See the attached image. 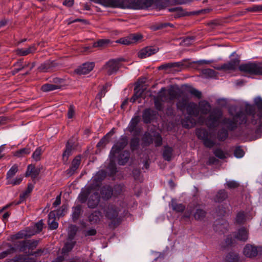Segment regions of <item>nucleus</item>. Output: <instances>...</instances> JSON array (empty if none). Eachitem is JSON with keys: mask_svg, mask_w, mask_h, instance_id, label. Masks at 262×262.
<instances>
[{"mask_svg": "<svg viewBox=\"0 0 262 262\" xmlns=\"http://www.w3.org/2000/svg\"><path fill=\"white\" fill-rule=\"evenodd\" d=\"M240 61L239 57L236 55V56L231 58L230 61L215 68L218 70L226 71L235 70L238 67L239 70L242 72L262 76V62H249L239 66Z\"/></svg>", "mask_w": 262, "mask_h": 262, "instance_id": "f257e3e1", "label": "nucleus"}, {"mask_svg": "<svg viewBox=\"0 0 262 262\" xmlns=\"http://www.w3.org/2000/svg\"><path fill=\"white\" fill-rule=\"evenodd\" d=\"M198 112L201 115L209 114L208 116L206 119L205 124L210 129L214 128L218 126L220 120L223 115L221 108L216 107L211 110L210 103L205 100H202L199 102Z\"/></svg>", "mask_w": 262, "mask_h": 262, "instance_id": "f03ea898", "label": "nucleus"}, {"mask_svg": "<svg viewBox=\"0 0 262 262\" xmlns=\"http://www.w3.org/2000/svg\"><path fill=\"white\" fill-rule=\"evenodd\" d=\"M121 211L119 206L114 204H109L103 208V213L105 217L110 220L111 224L117 226L120 223L119 213Z\"/></svg>", "mask_w": 262, "mask_h": 262, "instance_id": "7ed1b4c3", "label": "nucleus"}, {"mask_svg": "<svg viewBox=\"0 0 262 262\" xmlns=\"http://www.w3.org/2000/svg\"><path fill=\"white\" fill-rule=\"evenodd\" d=\"M154 3L157 5L159 4V9L164 7L163 0H131L129 7L134 9H144L150 7Z\"/></svg>", "mask_w": 262, "mask_h": 262, "instance_id": "20e7f679", "label": "nucleus"}, {"mask_svg": "<svg viewBox=\"0 0 262 262\" xmlns=\"http://www.w3.org/2000/svg\"><path fill=\"white\" fill-rule=\"evenodd\" d=\"M124 61L123 58L112 59L107 61L103 66V69L108 75L116 73L120 68V62Z\"/></svg>", "mask_w": 262, "mask_h": 262, "instance_id": "39448f33", "label": "nucleus"}, {"mask_svg": "<svg viewBox=\"0 0 262 262\" xmlns=\"http://www.w3.org/2000/svg\"><path fill=\"white\" fill-rule=\"evenodd\" d=\"M195 134L199 139L203 141V143L206 147L211 148L214 146V143L208 138L209 133L206 129L197 128Z\"/></svg>", "mask_w": 262, "mask_h": 262, "instance_id": "423d86ee", "label": "nucleus"}, {"mask_svg": "<svg viewBox=\"0 0 262 262\" xmlns=\"http://www.w3.org/2000/svg\"><path fill=\"white\" fill-rule=\"evenodd\" d=\"M254 102L258 108V119L260 121V125L255 130V134L257 137H260L262 136V99L260 97H257L255 99Z\"/></svg>", "mask_w": 262, "mask_h": 262, "instance_id": "0eeeda50", "label": "nucleus"}, {"mask_svg": "<svg viewBox=\"0 0 262 262\" xmlns=\"http://www.w3.org/2000/svg\"><path fill=\"white\" fill-rule=\"evenodd\" d=\"M106 176V172L104 170H100L92 178L91 185L89 186L92 189H96L99 187L102 181Z\"/></svg>", "mask_w": 262, "mask_h": 262, "instance_id": "6e6552de", "label": "nucleus"}, {"mask_svg": "<svg viewBox=\"0 0 262 262\" xmlns=\"http://www.w3.org/2000/svg\"><path fill=\"white\" fill-rule=\"evenodd\" d=\"M127 143L126 137H122L112 148L110 152L111 156H115V155L123 149Z\"/></svg>", "mask_w": 262, "mask_h": 262, "instance_id": "1a4fd4ad", "label": "nucleus"}, {"mask_svg": "<svg viewBox=\"0 0 262 262\" xmlns=\"http://www.w3.org/2000/svg\"><path fill=\"white\" fill-rule=\"evenodd\" d=\"M247 115L251 116V123L253 125H257L256 128H257L260 124V121L258 119L257 112L255 113V108L252 105H247L246 107Z\"/></svg>", "mask_w": 262, "mask_h": 262, "instance_id": "9d476101", "label": "nucleus"}, {"mask_svg": "<svg viewBox=\"0 0 262 262\" xmlns=\"http://www.w3.org/2000/svg\"><path fill=\"white\" fill-rule=\"evenodd\" d=\"M57 66L55 61L47 60L41 63L38 69L41 72H49L55 70Z\"/></svg>", "mask_w": 262, "mask_h": 262, "instance_id": "9b49d317", "label": "nucleus"}, {"mask_svg": "<svg viewBox=\"0 0 262 262\" xmlns=\"http://www.w3.org/2000/svg\"><path fill=\"white\" fill-rule=\"evenodd\" d=\"M158 50V48L156 47H146L138 52V57L140 58H145L156 53Z\"/></svg>", "mask_w": 262, "mask_h": 262, "instance_id": "f8f14e48", "label": "nucleus"}, {"mask_svg": "<svg viewBox=\"0 0 262 262\" xmlns=\"http://www.w3.org/2000/svg\"><path fill=\"white\" fill-rule=\"evenodd\" d=\"M95 63L93 62H86L77 68L75 72L79 75H85L89 73L94 68Z\"/></svg>", "mask_w": 262, "mask_h": 262, "instance_id": "ddd939ff", "label": "nucleus"}, {"mask_svg": "<svg viewBox=\"0 0 262 262\" xmlns=\"http://www.w3.org/2000/svg\"><path fill=\"white\" fill-rule=\"evenodd\" d=\"M261 247H257L251 245H247L244 249V254L248 257H254L258 254L259 250H261Z\"/></svg>", "mask_w": 262, "mask_h": 262, "instance_id": "4468645a", "label": "nucleus"}, {"mask_svg": "<svg viewBox=\"0 0 262 262\" xmlns=\"http://www.w3.org/2000/svg\"><path fill=\"white\" fill-rule=\"evenodd\" d=\"M154 103L156 108L158 111H162L164 102V87H162L157 96H154Z\"/></svg>", "mask_w": 262, "mask_h": 262, "instance_id": "2eb2a0df", "label": "nucleus"}, {"mask_svg": "<svg viewBox=\"0 0 262 262\" xmlns=\"http://www.w3.org/2000/svg\"><path fill=\"white\" fill-rule=\"evenodd\" d=\"M81 163V157L80 156H76L72 161L71 165L66 172L68 176L73 175L79 168Z\"/></svg>", "mask_w": 262, "mask_h": 262, "instance_id": "dca6fc26", "label": "nucleus"}, {"mask_svg": "<svg viewBox=\"0 0 262 262\" xmlns=\"http://www.w3.org/2000/svg\"><path fill=\"white\" fill-rule=\"evenodd\" d=\"M100 200V196L99 192H95L91 193L88 198V206L90 208H95L99 204Z\"/></svg>", "mask_w": 262, "mask_h": 262, "instance_id": "f3484780", "label": "nucleus"}, {"mask_svg": "<svg viewBox=\"0 0 262 262\" xmlns=\"http://www.w3.org/2000/svg\"><path fill=\"white\" fill-rule=\"evenodd\" d=\"M144 92L140 88V85L137 84L134 88V94L130 98V102L134 103L137 101L138 103L141 102V98L144 95Z\"/></svg>", "mask_w": 262, "mask_h": 262, "instance_id": "a211bd4d", "label": "nucleus"}, {"mask_svg": "<svg viewBox=\"0 0 262 262\" xmlns=\"http://www.w3.org/2000/svg\"><path fill=\"white\" fill-rule=\"evenodd\" d=\"M98 3L105 7L112 8L123 7V4L121 0H98Z\"/></svg>", "mask_w": 262, "mask_h": 262, "instance_id": "6ab92c4d", "label": "nucleus"}, {"mask_svg": "<svg viewBox=\"0 0 262 262\" xmlns=\"http://www.w3.org/2000/svg\"><path fill=\"white\" fill-rule=\"evenodd\" d=\"M222 123L227 128L231 131L237 128L238 126L237 120L234 117L233 118H225L222 120Z\"/></svg>", "mask_w": 262, "mask_h": 262, "instance_id": "aec40b11", "label": "nucleus"}, {"mask_svg": "<svg viewBox=\"0 0 262 262\" xmlns=\"http://www.w3.org/2000/svg\"><path fill=\"white\" fill-rule=\"evenodd\" d=\"M156 115V111L150 108L145 109L142 113V119L144 123L146 124L150 123Z\"/></svg>", "mask_w": 262, "mask_h": 262, "instance_id": "412c9836", "label": "nucleus"}, {"mask_svg": "<svg viewBox=\"0 0 262 262\" xmlns=\"http://www.w3.org/2000/svg\"><path fill=\"white\" fill-rule=\"evenodd\" d=\"M181 91L179 86L177 85H172L170 86L167 91V94L170 100H174L180 96Z\"/></svg>", "mask_w": 262, "mask_h": 262, "instance_id": "4be33fe9", "label": "nucleus"}, {"mask_svg": "<svg viewBox=\"0 0 262 262\" xmlns=\"http://www.w3.org/2000/svg\"><path fill=\"white\" fill-rule=\"evenodd\" d=\"M40 169L39 168H35L34 165L30 164L27 167V170L25 173V176L28 177L31 176L32 179H34L39 175Z\"/></svg>", "mask_w": 262, "mask_h": 262, "instance_id": "5701e85b", "label": "nucleus"}, {"mask_svg": "<svg viewBox=\"0 0 262 262\" xmlns=\"http://www.w3.org/2000/svg\"><path fill=\"white\" fill-rule=\"evenodd\" d=\"M102 213L99 210H95L88 216V220L92 224H97L101 220Z\"/></svg>", "mask_w": 262, "mask_h": 262, "instance_id": "b1692460", "label": "nucleus"}, {"mask_svg": "<svg viewBox=\"0 0 262 262\" xmlns=\"http://www.w3.org/2000/svg\"><path fill=\"white\" fill-rule=\"evenodd\" d=\"M185 108L189 116L197 117L199 115V112H198V105L194 102H189Z\"/></svg>", "mask_w": 262, "mask_h": 262, "instance_id": "393cba45", "label": "nucleus"}, {"mask_svg": "<svg viewBox=\"0 0 262 262\" xmlns=\"http://www.w3.org/2000/svg\"><path fill=\"white\" fill-rule=\"evenodd\" d=\"M55 212L51 211L48 214V226L50 229L54 230L58 228V224L55 221Z\"/></svg>", "mask_w": 262, "mask_h": 262, "instance_id": "a878e982", "label": "nucleus"}, {"mask_svg": "<svg viewBox=\"0 0 262 262\" xmlns=\"http://www.w3.org/2000/svg\"><path fill=\"white\" fill-rule=\"evenodd\" d=\"M182 126L186 128H190L194 126L195 120L192 116H188L181 121Z\"/></svg>", "mask_w": 262, "mask_h": 262, "instance_id": "bb28decb", "label": "nucleus"}, {"mask_svg": "<svg viewBox=\"0 0 262 262\" xmlns=\"http://www.w3.org/2000/svg\"><path fill=\"white\" fill-rule=\"evenodd\" d=\"M234 236L239 241L245 242L248 238V231L245 227H242L238 230Z\"/></svg>", "mask_w": 262, "mask_h": 262, "instance_id": "cd10ccee", "label": "nucleus"}, {"mask_svg": "<svg viewBox=\"0 0 262 262\" xmlns=\"http://www.w3.org/2000/svg\"><path fill=\"white\" fill-rule=\"evenodd\" d=\"M73 144L68 141L66 144V149L62 154V160L64 164H67L69 157L72 155Z\"/></svg>", "mask_w": 262, "mask_h": 262, "instance_id": "c85d7f7f", "label": "nucleus"}, {"mask_svg": "<svg viewBox=\"0 0 262 262\" xmlns=\"http://www.w3.org/2000/svg\"><path fill=\"white\" fill-rule=\"evenodd\" d=\"M113 188L110 186H104L101 190L102 198L104 200H108L111 198L113 194Z\"/></svg>", "mask_w": 262, "mask_h": 262, "instance_id": "c756f323", "label": "nucleus"}, {"mask_svg": "<svg viewBox=\"0 0 262 262\" xmlns=\"http://www.w3.org/2000/svg\"><path fill=\"white\" fill-rule=\"evenodd\" d=\"M82 212L81 205H78L72 208V218L73 222H76L79 218Z\"/></svg>", "mask_w": 262, "mask_h": 262, "instance_id": "7c9ffc66", "label": "nucleus"}, {"mask_svg": "<svg viewBox=\"0 0 262 262\" xmlns=\"http://www.w3.org/2000/svg\"><path fill=\"white\" fill-rule=\"evenodd\" d=\"M36 51V48L34 45L29 47L26 49H18L16 50V54L19 56H26L29 54L33 53Z\"/></svg>", "mask_w": 262, "mask_h": 262, "instance_id": "2f4dec72", "label": "nucleus"}, {"mask_svg": "<svg viewBox=\"0 0 262 262\" xmlns=\"http://www.w3.org/2000/svg\"><path fill=\"white\" fill-rule=\"evenodd\" d=\"M130 154L128 151L125 150L121 153L118 158V163L119 165H123L129 160Z\"/></svg>", "mask_w": 262, "mask_h": 262, "instance_id": "473e14b6", "label": "nucleus"}, {"mask_svg": "<svg viewBox=\"0 0 262 262\" xmlns=\"http://www.w3.org/2000/svg\"><path fill=\"white\" fill-rule=\"evenodd\" d=\"M227 196L228 194L226 190L222 189L217 192L214 199L216 202H221L224 201Z\"/></svg>", "mask_w": 262, "mask_h": 262, "instance_id": "72a5a7b5", "label": "nucleus"}, {"mask_svg": "<svg viewBox=\"0 0 262 262\" xmlns=\"http://www.w3.org/2000/svg\"><path fill=\"white\" fill-rule=\"evenodd\" d=\"M188 59H184L181 61L177 62H170L165 64V68H174L177 67L179 68H182L183 67H185L186 66L185 64V62L187 61Z\"/></svg>", "mask_w": 262, "mask_h": 262, "instance_id": "f704fd0d", "label": "nucleus"}, {"mask_svg": "<svg viewBox=\"0 0 262 262\" xmlns=\"http://www.w3.org/2000/svg\"><path fill=\"white\" fill-rule=\"evenodd\" d=\"M61 88L60 85L47 83L42 85L41 90L45 92L54 91Z\"/></svg>", "mask_w": 262, "mask_h": 262, "instance_id": "c9c22d12", "label": "nucleus"}, {"mask_svg": "<svg viewBox=\"0 0 262 262\" xmlns=\"http://www.w3.org/2000/svg\"><path fill=\"white\" fill-rule=\"evenodd\" d=\"M34 185L33 184L30 183L28 184L27 190L20 194V201L17 203V204H18L24 201L28 195V194L32 191Z\"/></svg>", "mask_w": 262, "mask_h": 262, "instance_id": "e433bc0d", "label": "nucleus"}, {"mask_svg": "<svg viewBox=\"0 0 262 262\" xmlns=\"http://www.w3.org/2000/svg\"><path fill=\"white\" fill-rule=\"evenodd\" d=\"M91 189L90 187L86 191L81 192L78 196V199L81 203H85L86 200H88L89 195L91 193Z\"/></svg>", "mask_w": 262, "mask_h": 262, "instance_id": "4c0bfd02", "label": "nucleus"}, {"mask_svg": "<svg viewBox=\"0 0 262 262\" xmlns=\"http://www.w3.org/2000/svg\"><path fill=\"white\" fill-rule=\"evenodd\" d=\"M6 245L9 248V249L0 253V259H3L16 251V248L12 246L10 244L7 243Z\"/></svg>", "mask_w": 262, "mask_h": 262, "instance_id": "58836bf2", "label": "nucleus"}, {"mask_svg": "<svg viewBox=\"0 0 262 262\" xmlns=\"http://www.w3.org/2000/svg\"><path fill=\"white\" fill-rule=\"evenodd\" d=\"M142 145L148 146L153 142L152 136L149 133L146 132L142 138Z\"/></svg>", "mask_w": 262, "mask_h": 262, "instance_id": "ea45409f", "label": "nucleus"}, {"mask_svg": "<svg viewBox=\"0 0 262 262\" xmlns=\"http://www.w3.org/2000/svg\"><path fill=\"white\" fill-rule=\"evenodd\" d=\"M140 117L138 116H135L131 120L128 127L129 132L132 133L135 130L137 124L140 121Z\"/></svg>", "mask_w": 262, "mask_h": 262, "instance_id": "a19ab883", "label": "nucleus"}, {"mask_svg": "<svg viewBox=\"0 0 262 262\" xmlns=\"http://www.w3.org/2000/svg\"><path fill=\"white\" fill-rule=\"evenodd\" d=\"M228 137V130L224 128L220 129L217 134V137L219 140L221 141H224Z\"/></svg>", "mask_w": 262, "mask_h": 262, "instance_id": "79ce46f5", "label": "nucleus"}, {"mask_svg": "<svg viewBox=\"0 0 262 262\" xmlns=\"http://www.w3.org/2000/svg\"><path fill=\"white\" fill-rule=\"evenodd\" d=\"M234 117L236 120H237V119H239V120L240 121L239 124H246L247 123V115L242 111L237 112L234 116Z\"/></svg>", "mask_w": 262, "mask_h": 262, "instance_id": "37998d69", "label": "nucleus"}, {"mask_svg": "<svg viewBox=\"0 0 262 262\" xmlns=\"http://www.w3.org/2000/svg\"><path fill=\"white\" fill-rule=\"evenodd\" d=\"M114 157L115 156L110 155V162L107 167L111 174H114L117 172V168L114 161Z\"/></svg>", "mask_w": 262, "mask_h": 262, "instance_id": "c03bdc74", "label": "nucleus"}, {"mask_svg": "<svg viewBox=\"0 0 262 262\" xmlns=\"http://www.w3.org/2000/svg\"><path fill=\"white\" fill-rule=\"evenodd\" d=\"M189 103L187 98H183L178 101L177 106L178 109L181 111H184Z\"/></svg>", "mask_w": 262, "mask_h": 262, "instance_id": "a18cd8bd", "label": "nucleus"}, {"mask_svg": "<svg viewBox=\"0 0 262 262\" xmlns=\"http://www.w3.org/2000/svg\"><path fill=\"white\" fill-rule=\"evenodd\" d=\"M238 255L233 252L228 253L226 257V262H238Z\"/></svg>", "mask_w": 262, "mask_h": 262, "instance_id": "49530a36", "label": "nucleus"}, {"mask_svg": "<svg viewBox=\"0 0 262 262\" xmlns=\"http://www.w3.org/2000/svg\"><path fill=\"white\" fill-rule=\"evenodd\" d=\"M206 215V212L201 209H197L194 213V217L197 220H203Z\"/></svg>", "mask_w": 262, "mask_h": 262, "instance_id": "de8ad7c7", "label": "nucleus"}, {"mask_svg": "<svg viewBox=\"0 0 262 262\" xmlns=\"http://www.w3.org/2000/svg\"><path fill=\"white\" fill-rule=\"evenodd\" d=\"M31 150L28 148H23L14 153V156L17 157H22L30 153Z\"/></svg>", "mask_w": 262, "mask_h": 262, "instance_id": "09e8293b", "label": "nucleus"}, {"mask_svg": "<svg viewBox=\"0 0 262 262\" xmlns=\"http://www.w3.org/2000/svg\"><path fill=\"white\" fill-rule=\"evenodd\" d=\"M13 66L18 67V68H17L11 71L12 74L14 75L25 68V66H23V59H20L17 61L13 64Z\"/></svg>", "mask_w": 262, "mask_h": 262, "instance_id": "8fccbe9b", "label": "nucleus"}, {"mask_svg": "<svg viewBox=\"0 0 262 262\" xmlns=\"http://www.w3.org/2000/svg\"><path fill=\"white\" fill-rule=\"evenodd\" d=\"M75 243V241H68L66 243L62 249V252L66 253L70 251L73 248Z\"/></svg>", "mask_w": 262, "mask_h": 262, "instance_id": "3c124183", "label": "nucleus"}, {"mask_svg": "<svg viewBox=\"0 0 262 262\" xmlns=\"http://www.w3.org/2000/svg\"><path fill=\"white\" fill-rule=\"evenodd\" d=\"M18 166L16 164L13 165L7 173V179H11L17 172Z\"/></svg>", "mask_w": 262, "mask_h": 262, "instance_id": "603ef678", "label": "nucleus"}, {"mask_svg": "<svg viewBox=\"0 0 262 262\" xmlns=\"http://www.w3.org/2000/svg\"><path fill=\"white\" fill-rule=\"evenodd\" d=\"M140 139L138 137L132 138L130 142V146L132 150L134 151L138 149L139 146Z\"/></svg>", "mask_w": 262, "mask_h": 262, "instance_id": "864d4df0", "label": "nucleus"}, {"mask_svg": "<svg viewBox=\"0 0 262 262\" xmlns=\"http://www.w3.org/2000/svg\"><path fill=\"white\" fill-rule=\"evenodd\" d=\"M172 150V148L165 146V160L170 161L171 160Z\"/></svg>", "mask_w": 262, "mask_h": 262, "instance_id": "5fc2aeb1", "label": "nucleus"}, {"mask_svg": "<svg viewBox=\"0 0 262 262\" xmlns=\"http://www.w3.org/2000/svg\"><path fill=\"white\" fill-rule=\"evenodd\" d=\"M245 221V215L244 212H239L237 213L236 218L235 222L238 224H242Z\"/></svg>", "mask_w": 262, "mask_h": 262, "instance_id": "6e6d98bb", "label": "nucleus"}, {"mask_svg": "<svg viewBox=\"0 0 262 262\" xmlns=\"http://www.w3.org/2000/svg\"><path fill=\"white\" fill-rule=\"evenodd\" d=\"M42 153V150L41 147L36 148L35 151L33 153L32 158L36 161H38L40 160V156Z\"/></svg>", "mask_w": 262, "mask_h": 262, "instance_id": "4d7b16f0", "label": "nucleus"}, {"mask_svg": "<svg viewBox=\"0 0 262 262\" xmlns=\"http://www.w3.org/2000/svg\"><path fill=\"white\" fill-rule=\"evenodd\" d=\"M111 84L109 83H106L103 86L102 89L99 92L96 96V98L99 99L101 101L102 97L105 96L106 92H107L106 89L108 86H110Z\"/></svg>", "mask_w": 262, "mask_h": 262, "instance_id": "13d9d810", "label": "nucleus"}, {"mask_svg": "<svg viewBox=\"0 0 262 262\" xmlns=\"http://www.w3.org/2000/svg\"><path fill=\"white\" fill-rule=\"evenodd\" d=\"M68 210V206L66 205H62L61 208L55 212V214L58 217L64 215Z\"/></svg>", "mask_w": 262, "mask_h": 262, "instance_id": "bf43d9fd", "label": "nucleus"}, {"mask_svg": "<svg viewBox=\"0 0 262 262\" xmlns=\"http://www.w3.org/2000/svg\"><path fill=\"white\" fill-rule=\"evenodd\" d=\"M15 246L19 249V251L24 252L27 248V240L18 242L15 244Z\"/></svg>", "mask_w": 262, "mask_h": 262, "instance_id": "052dcab7", "label": "nucleus"}, {"mask_svg": "<svg viewBox=\"0 0 262 262\" xmlns=\"http://www.w3.org/2000/svg\"><path fill=\"white\" fill-rule=\"evenodd\" d=\"M109 40L107 39H100L98 41L95 42L93 43L92 47H104L109 42Z\"/></svg>", "mask_w": 262, "mask_h": 262, "instance_id": "680f3d73", "label": "nucleus"}, {"mask_svg": "<svg viewBox=\"0 0 262 262\" xmlns=\"http://www.w3.org/2000/svg\"><path fill=\"white\" fill-rule=\"evenodd\" d=\"M110 134L111 133L107 134L100 140V141L97 143V146L98 147H103L107 143H108L109 141L108 137L110 136Z\"/></svg>", "mask_w": 262, "mask_h": 262, "instance_id": "e2e57ef3", "label": "nucleus"}, {"mask_svg": "<svg viewBox=\"0 0 262 262\" xmlns=\"http://www.w3.org/2000/svg\"><path fill=\"white\" fill-rule=\"evenodd\" d=\"M39 241L37 240H27V246L29 249L33 250L37 246Z\"/></svg>", "mask_w": 262, "mask_h": 262, "instance_id": "0e129e2a", "label": "nucleus"}, {"mask_svg": "<svg viewBox=\"0 0 262 262\" xmlns=\"http://www.w3.org/2000/svg\"><path fill=\"white\" fill-rule=\"evenodd\" d=\"M244 151L241 146H238L235 148L234 155L236 158H241L244 156Z\"/></svg>", "mask_w": 262, "mask_h": 262, "instance_id": "69168bd1", "label": "nucleus"}, {"mask_svg": "<svg viewBox=\"0 0 262 262\" xmlns=\"http://www.w3.org/2000/svg\"><path fill=\"white\" fill-rule=\"evenodd\" d=\"M202 73L204 75H205L207 76H208L209 77H215L216 75L215 72L213 70L211 69H204L202 71Z\"/></svg>", "mask_w": 262, "mask_h": 262, "instance_id": "338daca9", "label": "nucleus"}, {"mask_svg": "<svg viewBox=\"0 0 262 262\" xmlns=\"http://www.w3.org/2000/svg\"><path fill=\"white\" fill-rule=\"evenodd\" d=\"M83 234L84 236H94L97 234V231L95 228H92L88 230H85L83 231Z\"/></svg>", "mask_w": 262, "mask_h": 262, "instance_id": "774afa93", "label": "nucleus"}]
</instances>
